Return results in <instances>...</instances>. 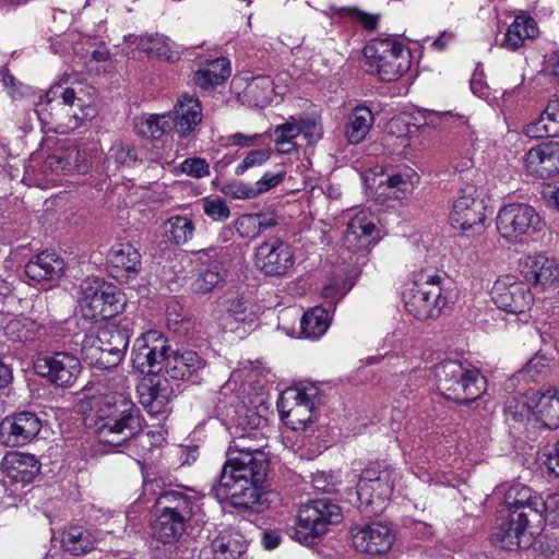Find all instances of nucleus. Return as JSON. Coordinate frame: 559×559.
<instances>
[{
	"label": "nucleus",
	"mask_w": 559,
	"mask_h": 559,
	"mask_svg": "<svg viewBox=\"0 0 559 559\" xmlns=\"http://www.w3.org/2000/svg\"><path fill=\"white\" fill-rule=\"evenodd\" d=\"M44 167L52 173H85L90 167L87 153L76 145H67L59 147L53 154L49 155Z\"/></svg>",
	"instance_id": "nucleus-27"
},
{
	"label": "nucleus",
	"mask_w": 559,
	"mask_h": 559,
	"mask_svg": "<svg viewBox=\"0 0 559 559\" xmlns=\"http://www.w3.org/2000/svg\"><path fill=\"white\" fill-rule=\"evenodd\" d=\"M96 538L94 534L80 525H71L63 531L61 545L64 551L73 556H82L94 549Z\"/></svg>",
	"instance_id": "nucleus-37"
},
{
	"label": "nucleus",
	"mask_w": 559,
	"mask_h": 559,
	"mask_svg": "<svg viewBox=\"0 0 559 559\" xmlns=\"http://www.w3.org/2000/svg\"><path fill=\"white\" fill-rule=\"evenodd\" d=\"M522 273L527 281L543 289L559 285V262L542 252L528 254L523 259Z\"/></svg>",
	"instance_id": "nucleus-23"
},
{
	"label": "nucleus",
	"mask_w": 559,
	"mask_h": 559,
	"mask_svg": "<svg viewBox=\"0 0 559 559\" xmlns=\"http://www.w3.org/2000/svg\"><path fill=\"white\" fill-rule=\"evenodd\" d=\"M508 412L515 420L534 415L536 420L549 429L559 428V388L544 391L528 390L521 396H513L507 403Z\"/></svg>",
	"instance_id": "nucleus-11"
},
{
	"label": "nucleus",
	"mask_w": 559,
	"mask_h": 559,
	"mask_svg": "<svg viewBox=\"0 0 559 559\" xmlns=\"http://www.w3.org/2000/svg\"><path fill=\"white\" fill-rule=\"evenodd\" d=\"M198 500L192 491L171 489L159 495L155 507L189 523L199 507Z\"/></svg>",
	"instance_id": "nucleus-26"
},
{
	"label": "nucleus",
	"mask_w": 559,
	"mask_h": 559,
	"mask_svg": "<svg viewBox=\"0 0 559 559\" xmlns=\"http://www.w3.org/2000/svg\"><path fill=\"white\" fill-rule=\"evenodd\" d=\"M343 519L341 508L329 499H317L299 507L296 516L295 538L304 545L324 535L330 526Z\"/></svg>",
	"instance_id": "nucleus-10"
},
{
	"label": "nucleus",
	"mask_w": 559,
	"mask_h": 559,
	"mask_svg": "<svg viewBox=\"0 0 559 559\" xmlns=\"http://www.w3.org/2000/svg\"><path fill=\"white\" fill-rule=\"evenodd\" d=\"M438 389L449 400L467 404L477 400L486 390L484 376L475 368H467L457 360H444L435 366Z\"/></svg>",
	"instance_id": "nucleus-7"
},
{
	"label": "nucleus",
	"mask_w": 559,
	"mask_h": 559,
	"mask_svg": "<svg viewBox=\"0 0 559 559\" xmlns=\"http://www.w3.org/2000/svg\"><path fill=\"white\" fill-rule=\"evenodd\" d=\"M64 270L63 260L55 252L44 251L25 265V274L35 282L59 278Z\"/></svg>",
	"instance_id": "nucleus-32"
},
{
	"label": "nucleus",
	"mask_w": 559,
	"mask_h": 559,
	"mask_svg": "<svg viewBox=\"0 0 559 559\" xmlns=\"http://www.w3.org/2000/svg\"><path fill=\"white\" fill-rule=\"evenodd\" d=\"M275 135V148L280 154H292L297 151L296 139L300 134L297 120L290 117L284 123L278 124L273 131Z\"/></svg>",
	"instance_id": "nucleus-48"
},
{
	"label": "nucleus",
	"mask_w": 559,
	"mask_h": 559,
	"mask_svg": "<svg viewBox=\"0 0 559 559\" xmlns=\"http://www.w3.org/2000/svg\"><path fill=\"white\" fill-rule=\"evenodd\" d=\"M221 192L226 197H229L235 200H249L257 198L254 186L242 181H231L225 183L221 188Z\"/></svg>",
	"instance_id": "nucleus-53"
},
{
	"label": "nucleus",
	"mask_w": 559,
	"mask_h": 559,
	"mask_svg": "<svg viewBox=\"0 0 559 559\" xmlns=\"http://www.w3.org/2000/svg\"><path fill=\"white\" fill-rule=\"evenodd\" d=\"M202 267L198 271L192 287L198 293H209L217 287L226 276L224 255L215 248H209L197 252Z\"/></svg>",
	"instance_id": "nucleus-22"
},
{
	"label": "nucleus",
	"mask_w": 559,
	"mask_h": 559,
	"mask_svg": "<svg viewBox=\"0 0 559 559\" xmlns=\"http://www.w3.org/2000/svg\"><path fill=\"white\" fill-rule=\"evenodd\" d=\"M523 132L531 139L559 136V98L549 100L539 118L525 126Z\"/></svg>",
	"instance_id": "nucleus-34"
},
{
	"label": "nucleus",
	"mask_w": 559,
	"mask_h": 559,
	"mask_svg": "<svg viewBox=\"0 0 559 559\" xmlns=\"http://www.w3.org/2000/svg\"><path fill=\"white\" fill-rule=\"evenodd\" d=\"M419 182V176L411 168H406L401 173L389 176L385 181H380V185H385L388 195L397 200H402L411 195Z\"/></svg>",
	"instance_id": "nucleus-43"
},
{
	"label": "nucleus",
	"mask_w": 559,
	"mask_h": 559,
	"mask_svg": "<svg viewBox=\"0 0 559 559\" xmlns=\"http://www.w3.org/2000/svg\"><path fill=\"white\" fill-rule=\"evenodd\" d=\"M123 378L120 391L106 392L90 400L87 416L100 442L119 447L131 440L141 429L139 409L127 394Z\"/></svg>",
	"instance_id": "nucleus-2"
},
{
	"label": "nucleus",
	"mask_w": 559,
	"mask_h": 559,
	"mask_svg": "<svg viewBox=\"0 0 559 559\" xmlns=\"http://www.w3.org/2000/svg\"><path fill=\"white\" fill-rule=\"evenodd\" d=\"M229 75V61L221 57L203 63L194 74V82L202 88H209L222 84Z\"/></svg>",
	"instance_id": "nucleus-39"
},
{
	"label": "nucleus",
	"mask_w": 559,
	"mask_h": 559,
	"mask_svg": "<svg viewBox=\"0 0 559 559\" xmlns=\"http://www.w3.org/2000/svg\"><path fill=\"white\" fill-rule=\"evenodd\" d=\"M166 239L175 245L188 242L194 234V224L187 216H171L163 225Z\"/></svg>",
	"instance_id": "nucleus-47"
},
{
	"label": "nucleus",
	"mask_w": 559,
	"mask_h": 559,
	"mask_svg": "<svg viewBox=\"0 0 559 559\" xmlns=\"http://www.w3.org/2000/svg\"><path fill=\"white\" fill-rule=\"evenodd\" d=\"M491 297L498 308L512 313H523L534 302L530 287L513 275L499 277L492 286Z\"/></svg>",
	"instance_id": "nucleus-18"
},
{
	"label": "nucleus",
	"mask_w": 559,
	"mask_h": 559,
	"mask_svg": "<svg viewBox=\"0 0 559 559\" xmlns=\"http://www.w3.org/2000/svg\"><path fill=\"white\" fill-rule=\"evenodd\" d=\"M550 359L545 355H535L523 368L522 373L526 374L532 381L549 367Z\"/></svg>",
	"instance_id": "nucleus-59"
},
{
	"label": "nucleus",
	"mask_w": 559,
	"mask_h": 559,
	"mask_svg": "<svg viewBox=\"0 0 559 559\" xmlns=\"http://www.w3.org/2000/svg\"><path fill=\"white\" fill-rule=\"evenodd\" d=\"M129 342V331L123 328L108 325L97 331L90 330L82 341V357L92 367L112 368L124 358Z\"/></svg>",
	"instance_id": "nucleus-6"
},
{
	"label": "nucleus",
	"mask_w": 559,
	"mask_h": 559,
	"mask_svg": "<svg viewBox=\"0 0 559 559\" xmlns=\"http://www.w3.org/2000/svg\"><path fill=\"white\" fill-rule=\"evenodd\" d=\"M245 549L240 536L230 532L219 533L211 543L213 559H238Z\"/></svg>",
	"instance_id": "nucleus-44"
},
{
	"label": "nucleus",
	"mask_w": 559,
	"mask_h": 559,
	"mask_svg": "<svg viewBox=\"0 0 559 559\" xmlns=\"http://www.w3.org/2000/svg\"><path fill=\"white\" fill-rule=\"evenodd\" d=\"M180 169L183 174L193 178H204L210 175V165L201 157L186 158L181 163Z\"/></svg>",
	"instance_id": "nucleus-56"
},
{
	"label": "nucleus",
	"mask_w": 559,
	"mask_h": 559,
	"mask_svg": "<svg viewBox=\"0 0 559 559\" xmlns=\"http://www.w3.org/2000/svg\"><path fill=\"white\" fill-rule=\"evenodd\" d=\"M374 122L372 111L366 106H357L348 116L345 138L350 144H359L368 135Z\"/></svg>",
	"instance_id": "nucleus-38"
},
{
	"label": "nucleus",
	"mask_w": 559,
	"mask_h": 559,
	"mask_svg": "<svg viewBox=\"0 0 559 559\" xmlns=\"http://www.w3.org/2000/svg\"><path fill=\"white\" fill-rule=\"evenodd\" d=\"M367 71L380 80L392 82L401 78L411 67V52L390 38L371 39L364 48Z\"/></svg>",
	"instance_id": "nucleus-8"
},
{
	"label": "nucleus",
	"mask_w": 559,
	"mask_h": 559,
	"mask_svg": "<svg viewBox=\"0 0 559 559\" xmlns=\"http://www.w3.org/2000/svg\"><path fill=\"white\" fill-rule=\"evenodd\" d=\"M538 34L535 21L530 16H516L509 25L502 47L515 50L521 47L526 38H534Z\"/></svg>",
	"instance_id": "nucleus-41"
},
{
	"label": "nucleus",
	"mask_w": 559,
	"mask_h": 559,
	"mask_svg": "<svg viewBox=\"0 0 559 559\" xmlns=\"http://www.w3.org/2000/svg\"><path fill=\"white\" fill-rule=\"evenodd\" d=\"M202 121V107L199 99L182 95L178 98L174 116H171V123H174L175 131L181 138L189 136Z\"/></svg>",
	"instance_id": "nucleus-28"
},
{
	"label": "nucleus",
	"mask_w": 559,
	"mask_h": 559,
	"mask_svg": "<svg viewBox=\"0 0 559 559\" xmlns=\"http://www.w3.org/2000/svg\"><path fill=\"white\" fill-rule=\"evenodd\" d=\"M543 198L549 207L559 211V181L546 186L543 190Z\"/></svg>",
	"instance_id": "nucleus-62"
},
{
	"label": "nucleus",
	"mask_w": 559,
	"mask_h": 559,
	"mask_svg": "<svg viewBox=\"0 0 559 559\" xmlns=\"http://www.w3.org/2000/svg\"><path fill=\"white\" fill-rule=\"evenodd\" d=\"M395 543L392 528L382 522H371L352 530L354 548L369 556L385 555Z\"/></svg>",
	"instance_id": "nucleus-20"
},
{
	"label": "nucleus",
	"mask_w": 559,
	"mask_h": 559,
	"mask_svg": "<svg viewBox=\"0 0 559 559\" xmlns=\"http://www.w3.org/2000/svg\"><path fill=\"white\" fill-rule=\"evenodd\" d=\"M273 91V82L270 76H252L247 80L241 97L249 106L264 107L271 102Z\"/></svg>",
	"instance_id": "nucleus-40"
},
{
	"label": "nucleus",
	"mask_w": 559,
	"mask_h": 559,
	"mask_svg": "<svg viewBox=\"0 0 559 559\" xmlns=\"http://www.w3.org/2000/svg\"><path fill=\"white\" fill-rule=\"evenodd\" d=\"M39 469V462L29 453L10 452L2 460V472L13 483L28 484Z\"/></svg>",
	"instance_id": "nucleus-30"
},
{
	"label": "nucleus",
	"mask_w": 559,
	"mask_h": 559,
	"mask_svg": "<svg viewBox=\"0 0 559 559\" xmlns=\"http://www.w3.org/2000/svg\"><path fill=\"white\" fill-rule=\"evenodd\" d=\"M136 160V154L133 150V147L127 143H123L121 141L115 142L111 147L109 148L107 156H106V163L107 168L110 169L114 167L115 169L122 167V166H129L132 163Z\"/></svg>",
	"instance_id": "nucleus-49"
},
{
	"label": "nucleus",
	"mask_w": 559,
	"mask_h": 559,
	"mask_svg": "<svg viewBox=\"0 0 559 559\" xmlns=\"http://www.w3.org/2000/svg\"><path fill=\"white\" fill-rule=\"evenodd\" d=\"M260 214H243L235 223L237 233L242 238H255L260 235Z\"/></svg>",
	"instance_id": "nucleus-52"
},
{
	"label": "nucleus",
	"mask_w": 559,
	"mask_h": 559,
	"mask_svg": "<svg viewBox=\"0 0 559 559\" xmlns=\"http://www.w3.org/2000/svg\"><path fill=\"white\" fill-rule=\"evenodd\" d=\"M297 120V128L300 130L308 144L317 143L323 135V128L320 119L317 117L301 115Z\"/></svg>",
	"instance_id": "nucleus-50"
},
{
	"label": "nucleus",
	"mask_w": 559,
	"mask_h": 559,
	"mask_svg": "<svg viewBox=\"0 0 559 559\" xmlns=\"http://www.w3.org/2000/svg\"><path fill=\"white\" fill-rule=\"evenodd\" d=\"M41 420L32 412H20L7 416L0 423V443L21 447L29 443L40 431Z\"/></svg>",
	"instance_id": "nucleus-21"
},
{
	"label": "nucleus",
	"mask_w": 559,
	"mask_h": 559,
	"mask_svg": "<svg viewBox=\"0 0 559 559\" xmlns=\"http://www.w3.org/2000/svg\"><path fill=\"white\" fill-rule=\"evenodd\" d=\"M503 503L508 509V521L492 534V543L501 549L514 551L528 548L534 535L542 531L543 498L522 484H512L504 492Z\"/></svg>",
	"instance_id": "nucleus-3"
},
{
	"label": "nucleus",
	"mask_w": 559,
	"mask_h": 559,
	"mask_svg": "<svg viewBox=\"0 0 559 559\" xmlns=\"http://www.w3.org/2000/svg\"><path fill=\"white\" fill-rule=\"evenodd\" d=\"M265 420L251 413L238 417L243 430L229 447V459L224 463L217 484L213 487L216 498L227 500L237 508H251L261 493L269 461L262 449L266 440L258 427Z\"/></svg>",
	"instance_id": "nucleus-1"
},
{
	"label": "nucleus",
	"mask_w": 559,
	"mask_h": 559,
	"mask_svg": "<svg viewBox=\"0 0 559 559\" xmlns=\"http://www.w3.org/2000/svg\"><path fill=\"white\" fill-rule=\"evenodd\" d=\"M523 163L526 171L538 178L559 174V142H543L528 150Z\"/></svg>",
	"instance_id": "nucleus-24"
},
{
	"label": "nucleus",
	"mask_w": 559,
	"mask_h": 559,
	"mask_svg": "<svg viewBox=\"0 0 559 559\" xmlns=\"http://www.w3.org/2000/svg\"><path fill=\"white\" fill-rule=\"evenodd\" d=\"M471 90L474 95L479 98L488 99L490 95V90L487 83L484 81L481 74L475 73L471 79Z\"/></svg>",
	"instance_id": "nucleus-60"
},
{
	"label": "nucleus",
	"mask_w": 559,
	"mask_h": 559,
	"mask_svg": "<svg viewBox=\"0 0 559 559\" xmlns=\"http://www.w3.org/2000/svg\"><path fill=\"white\" fill-rule=\"evenodd\" d=\"M405 309L419 320L438 318L448 307L451 289L436 273L418 272L402 293Z\"/></svg>",
	"instance_id": "nucleus-5"
},
{
	"label": "nucleus",
	"mask_w": 559,
	"mask_h": 559,
	"mask_svg": "<svg viewBox=\"0 0 559 559\" xmlns=\"http://www.w3.org/2000/svg\"><path fill=\"white\" fill-rule=\"evenodd\" d=\"M319 390L313 384H298L287 388L277 401L283 423L293 430H304L312 421Z\"/></svg>",
	"instance_id": "nucleus-12"
},
{
	"label": "nucleus",
	"mask_w": 559,
	"mask_h": 559,
	"mask_svg": "<svg viewBox=\"0 0 559 559\" xmlns=\"http://www.w3.org/2000/svg\"><path fill=\"white\" fill-rule=\"evenodd\" d=\"M36 112L44 126L66 134L78 129L84 121L96 116L94 97L82 87L52 86L40 97Z\"/></svg>",
	"instance_id": "nucleus-4"
},
{
	"label": "nucleus",
	"mask_w": 559,
	"mask_h": 559,
	"mask_svg": "<svg viewBox=\"0 0 559 559\" xmlns=\"http://www.w3.org/2000/svg\"><path fill=\"white\" fill-rule=\"evenodd\" d=\"M124 304L121 292L110 283L99 278H86L81 284L79 307L85 320H109L123 310Z\"/></svg>",
	"instance_id": "nucleus-9"
},
{
	"label": "nucleus",
	"mask_w": 559,
	"mask_h": 559,
	"mask_svg": "<svg viewBox=\"0 0 559 559\" xmlns=\"http://www.w3.org/2000/svg\"><path fill=\"white\" fill-rule=\"evenodd\" d=\"M171 126L170 114H150L135 119L136 132L151 139L162 138Z\"/></svg>",
	"instance_id": "nucleus-46"
},
{
	"label": "nucleus",
	"mask_w": 559,
	"mask_h": 559,
	"mask_svg": "<svg viewBox=\"0 0 559 559\" xmlns=\"http://www.w3.org/2000/svg\"><path fill=\"white\" fill-rule=\"evenodd\" d=\"M107 264L114 277L135 275L141 270V254L129 242H116L107 253Z\"/></svg>",
	"instance_id": "nucleus-29"
},
{
	"label": "nucleus",
	"mask_w": 559,
	"mask_h": 559,
	"mask_svg": "<svg viewBox=\"0 0 559 559\" xmlns=\"http://www.w3.org/2000/svg\"><path fill=\"white\" fill-rule=\"evenodd\" d=\"M285 178V173H272L266 171L263 176L253 185L257 192V197L270 191L272 188L278 186Z\"/></svg>",
	"instance_id": "nucleus-57"
},
{
	"label": "nucleus",
	"mask_w": 559,
	"mask_h": 559,
	"mask_svg": "<svg viewBox=\"0 0 559 559\" xmlns=\"http://www.w3.org/2000/svg\"><path fill=\"white\" fill-rule=\"evenodd\" d=\"M2 323L3 335L11 342H29L46 334L44 324L27 317L7 314Z\"/></svg>",
	"instance_id": "nucleus-31"
},
{
	"label": "nucleus",
	"mask_w": 559,
	"mask_h": 559,
	"mask_svg": "<svg viewBox=\"0 0 559 559\" xmlns=\"http://www.w3.org/2000/svg\"><path fill=\"white\" fill-rule=\"evenodd\" d=\"M538 513L542 515V526L547 520L559 526V491L549 495L546 500L543 499V507L538 508Z\"/></svg>",
	"instance_id": "nucleus-55"
},
{
	"label": "nucleus",
	"mask_w": 559,
	"mask_h": 559,
	"mask_svg": "<svg viewBox=\"0 0 559 559\" xmlns=\"http://www.w3.org/2000/svg\"><path fill=\"white\" fill-rule=\"evenodd\" d=\"M38 374L60 388H70L76 381L81 372V362L78 357L68 353L38 358L35 362Z\"/></svg>",
	"instance_id": "nucleus-19"
},
{
	"label": "nucleus",
	"mask_w": 559,
	"mask_h": 559,
	"mask_svg": "<svg viewBox=\"0 0 559 559\" xmlns=\"http://www.w3.org/2000/svg\"><path fill=\"white\" fill-rule=\"evenodd\" d=\"M140 403L153 415L162 414L174 395L169 382L164 377L144 379L138 385Z\"/></svg>",
	"instance_id": "nucleus-25"
},
{
	"label": "nucleus",
	"mask_w": 559,
	"mask_h": 559,
	"mask_svg": "<svg viewBox=\"0 0 559 559\" xmlns=\"http://www.w3.org/2000/svg\"><path fill=\"white\" fill-rule=\"evenodd\" d=\"M188 523L156 509V519L152 522V536L162 544H174L183 535Z\"/></svg>",
	"instance_id": "nucleus-35"
},
{
	"label": "nucleus",
	"mask_w": 559,
	"mask_h": 559,
	"mask_svg": "<svg viewBox=\"0 0 559 559\" xmlns=\"http://www.w3.org/2000/svg\"><path fill=\"white\" fill-rule=\"evenodd\" d=\"M331 323L330 312L322 307H314L307 311L300 321V330L307 338H320L325 334Z\"/></svg>",
	"instance_id": "nucleus-45"
},
{
	"label": "nucleus",
	"mask_w": 559,
	"mask_h": 559,
	"mask_svg": "<svg viewBox=\"0 0 559 559\" xmlns=\"http://www.w3.org/2000/svg\"><path fill=\"white\" fill-rule=\"evenodd\" d=\"M330 10L336 11L341 15H349L350 17L359 21L364 25V27L367 29H373L377 26V22H378L377 16L369 15L362 11H359L356 8H340V9L331 8Z\"/></svg>",
	"instance_id": "nucleus-58"
},
{
	"label": "nucleus",
	"mask_w": 559,
	"mask_h": 559,
	"mask_svg": "<svg viewBox=\"0 0 559 559\" xmlns=\"http://www.w3.org/2000/svg\"><path fill=\"white\" fill-rule=\"evenodd\" d=\"M250 307V301L241 296L235 295L227 299V309L234 314H245Z\"/></svg>",
	"instance_id": "nucleus-63"
},
{
	"label": "nucleus",
	"mask_w": 559,
	"mask_h": 559,
	"mask_svg": "<svg viewBox=\"0 0 559 559\" xmlns=\"http://www.w3.org/2000/svg\"><path fill=\"white\" fill-rule=\"evenodd\" d=\"M254 266L266 276H285L295 265L293 247L280 237H271L254 250Z\"/></svg>",
	"instance_id": "nucleus-17"
},
{
	"label": "nucleus",
	"mask_w": 559,
	"mask_h": 559,
	"mask_svg": "<svg viewBox=\"0 0 559 559\" xmlns=\"http://www.w3.org/2000/svg\"><path fill=\"white\" fill-rule=\"evenodd\" d=\"M262 138L261 134H252V135H246L242 133H234L229 135L228 140L230 144L241 146V147H250L259 144L260 139Z\"/></svg>",
	"instance_id": "nucleus-61"
},
{
	"label": "nucleus",
	"mask_w": 559,
	"mask_h": 559,
	"mask_svg": "<svg viewBox=\"0 0 559 559\" xmlns=\"http://www.w3.org/2000/svg\"><path fill=\"white\" fill-rule=\"evenodd\" d=\"M400 473L393 467L381 471L366 469L357 484V497L360 504L371 508V512H381L391 498Z\"/></svg>",
	"instance_id": "nucleus-15"
},
{
	"label": "nucleus",
	"mask_w": 559,
	"mask_h": 559,
	"mask_svg": "<svg viewBox=\"0 0 559 559\" xmlns=\"http://www.w3.org/2000/svg\"><path fill=\"white\" fill-rule=\"evenodd\" d=\"M131 44L145 52L150 58L156 57L170 61L179 58L175 44L168 37L160 34L133 36Z\"/></svg>",
	"instance_id": "nucleus-36"
},
{
	"label": "nucleus",
	"mask_w": 559,
	"mask_h": 559,
	"mask_svg": "<svg viewBox=\"0 0 559 559\" xmlns=\"http://www.w3.org/2000/svg\"><path fill=\"white\" fill-rule=\"evenodd\" d=\"M311 483L314 489L325 492H330L333 486L331 477L324 472L314 474Z\"/></svg>",
	"instance_id": "nucleus-64"
},
{
	"label": "nucleus",
	"mask_w": 559,
	"mask_h": 559,
	"mask_svg": "<svg viewBox=\"0 0 559 559\" xmlns=\"http://www.w3.org/2000/svg\"><path fill=\"white\" fill-rule=\"evenodd\" d=\"M376 230V216L368 210L358 211L348 222L345 242L353 246L356 241L366 240Z\"/></svg>",
	"instance_id": "nucleus-42"
},
{
	"label": "nucleus",
	"mask_w": 559,
	"mask_h": 559,
	"mask_svg": "<svg viewBox=\"0 0 559 559\" xmlns=\"http://www.w3.org/2000/svg\"><path fill=\"white\" fill-rule=\"evenodd\" d=\"M499 235L510 241L518 242L523 237L539 233L544 222L539 213L526 203H509L502 206L496 218Z\"/></svg>",
	"instance_id": "nucleus-13"
},
{
	"label": "nucleus",
	"mask_w": 559,
	"mask_h": 559,
	"mask_svg": "<svg viewBox=\"0 0 559 559\" xmlns=\"http://www.w3.org/2000/svg\"><path fill=\"white\" fill-rule=\"evenodd\" d=\"M486 204L481 191L474 185L461 188L450 212V224L464 234L480 233L485 228Z\"/></svg>",
	"instance_id": "nucleus-14"
},
{
	"label": "nucleus",
	"mask_w": 559,
	"mask_h": 559,
	"mask_svg": "<svg viewBox=\"0 0 559 559\" xmlns=\"http://www.w3.org/2000/svg\"><path fill=\"white\" fill-rule=\"evenodd\" d=\"M271 154L267 150L250 151L241 163L235 168V175L242 176L247 170L253 167H259L269 160Z\"/></svg>",
	"instance_id": "nucleus-54"
},
{
	"label": "nucleus",
	"mask_w": 559,
	"mask_h": 559,
	"mask_svg": "<svg viewBox=\"0 0 559 559\" xmlns=\"http://www.w3.org/2000/svg\"><path fill=\"white\" fill-rule=\"evenodd\" d=\"M202 366L203 361L195 352L186 350L179 354L170 349L167 355V361L164 364L163 371L171 379L186 380Z\"/></svg>",
	"instance_id": "nucleus-33"
},
{
	"label": "nucleus",
	"mask_w": 559,
	"mask_h": 559,
	"mask_svg": "<svg viewBox=\"0 0 559 559\" xmlns=\"http://www.w3.org/2000/svg\"><path fill=\"white\" fill-rule=\"evenodd\" d=\"M201 203L204 214L213 221L225 222L230 216V210L226 201L219 197L204 198Z\"/></svg>",
	"instance_id": "nucleus-51"
},
{
	"label": "nucleus",
	"mask_w": 559,
	"mask_h": 559,
	"mask_svg": "<svg viewBox=\"0 0 559 559\" xmlns=\"http://www.w3.org/2000/svg\"><path fill=\"white\" fill-rule=\"evenodd\" d=\"M169 352L167 338L160 332L150 330L134 341L131 352L132 366L141 373L158 376L163 372Z\"/></svg>",
	"instance_id": "nucleus-16"
}]
</instances>
